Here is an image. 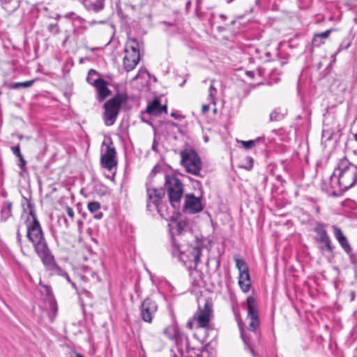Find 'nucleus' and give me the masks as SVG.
Returning a JSON list of instances; mask_svg holds the SVG:
<instances>
[{
    "instance_id": "nucleus-1",
    "label": "nucleus",
    "mask_w": 357,
    "mask_h": 357,
    "mask_svg": "<svg viewBox=\"0 0 357 357\" xmlns=\"http://www.w3.org/2000/svg\"><path fill=\"white\" fill-rule=\"evenodd\" d=\"M333 195L338 196L357 183V167L346 157L341 158L330 177Z\"/></svg>"
},
{
    "instance_id": "nucleus-2",
    "label": "nucleus",
    "mask_w": 357,
    "mask_h": 357,
    "mask_svg": "<svg viewBox=\"0 0 357 357\" xmlns=\"http://www.w3.org/2000/svg\"><path fill=\"white\" fill-rule=\"evenodd\" d=\"M24 211L29 210V217L26 221V237L33 244L35 251L46 248L47 243L45 238L40 224L36 217L33 206L31 203L24 197L22 203Z\"/></svg>"
},
{
    "instance_id": "nucleus-3",
    "label": "nucleus",
    "mask_w": 357,
    "mask_h": 357,
    "mask_svg": "<svg viewBox=\"0 0 357 357\" xmlns=\"http://www.w3.org/2000/svg\"><path fill=\"white\" fill-rule=\"evenodd\" d=\"M202 249L203 247L200 245L189 246L186 250L182 252L178 243L173 239L171 251L173 256L178 257L185 266L191 269L196 268L200 263Z\"/></svg>"
},
{
    "instance_id": "nucleus-4",
    "label": "nucleus",
    "mask_w": 357,
    "mask_h": 357,
    "mask_svg": "<svg viewBox=\"0 0 357 357\" xmlns=\"http://www.w3.org/2000/svg\"><path fill=\"white\" fill-rule=\"evenodd\" d=\"M36 252L40 258L45 270L49 271L51 275H59L64 278L69 283L71 284L74 289H77L75 283L70 280L68 274L58 266L48 246L40 249Z\"/></svg>"
},
{
    "instance_id": "nucleus-5",
    "label": "nucleus",
    "mask_w": 357,
    "mask_h": 357,
    "mask_svg": "<svg viewBox=\"0 0 357 357\" xmlns=\"http://www.w3.org/2000/svg\"><path fill=\"white\" fill-rule=\"evenodd\" d=\"M128 97L125 93H117L104 104L103 119L106 126H112L118 116L122 105L125 104Z\"/></svg>"
},
{
    "instance_id": "nucleus-6",
    "label": "nucleus",
    "mask_w": 357,
    "mask_h": 357,
    "mask_svg": "<svg viewBox=\"0 0 357 357\" xmlns=\"http://www.w3.org/2000/svg\"><path fill=\"white\" fill-rule=\"evenodd\" d=\"M165 185L172 206L178 208L183 195L182 182L174 175H165Z\"/></svg>"
},
{
    "instance_id": "nucleus-7",
    "label": "nucleus",
    "mask_w": 357,
    "mask_h": 357,
    "mask_svg": "<svg viewBox=\"0 0 357 357\" xmlns=\"http://www.w3.org/2000/svg\"><path fill=\"white\" fill-rule=\"evenodd\" d=\"M143 45L134 38H128L125 45L126 55L123 58V67L127 72L132 70L139 61V50Z\"/></svg>"
},
{
    "instance_id": "nucleus-8",
    "label": "nucleus",
    "mask_w": 357,
    "mask_h": 357,
    "mask_svg": "<svg viewBox=\"0 0 357 357\" xmlns=\"http://www.w3.org/2000/svg\"><path fill=\"white\" fill-rule=\"evenodd\" d=\"M181 164L185 171L195 176H200L202 167V160L195 151L185 149L180 152Z\"/></svg>"
},
{
    "instance_id": "nucleus-9",
    "label": "nucleus",
    "mask_w": 357,
    "mask_h": 357,
    "mask_svg": "<svg viewBox=\"0 0 357 357\" xmlns=\"http://www.w3.org/2000/svg\"><path fill=\"white\" fill-rule=\"evenodd\" d=\"M147 191V208L150 211L153 209L157 210V211L160 213H161V200L162 197L164 195V191L162 188H146Z\"/></svg>"
},
{
    "instance_id": "nucleus-10",
    "label": "nucleus",
    "mask_w": 357,
    "mask_h": 357,
    "mask_svg": "<svg viewBox=\"0 0 357 357\" xmlns=\"http://www.w3.org/2000/svg\"><path fill=\"white\" fill-rule=\"evenodd\" d=\"M314 231L317 234L316 240L322 243L319 247V249L323 251L326 250L329 252H332L333 247L332 245L331 240L327 234L326 225L320 222H317L315 223Z\"/></svg>"
},
{
    "instance_id": "nucleus-11",
    "label": "nucleus",
    "mask_w": 357,
    "mask_h": 357,
    "mask_svg": "<svg viewBox=\"0 0 357 357\" xmlns=\"http://www.w3.org/2000/svg\"><path fill=\"white\" fill-rule=\"evenodd\" d=\"M212 317V304L209 301H206L203 307H199L197 312L194 315V320L196 321L197 327L206 328Z\"/></svg>"
},
{
    "instance_id": "nucleus-12",
    "label": "nucleus",
    "mask_w": 357,
    "mask_h": 357,
    "mask_svg": "<svg viewBox=\"0 0 357 357\" xmlns=\"http://www.w3.org/2000/svg\"><path fill=\"white\" fill-rule=\"evenodd\" d=\"M248 303V319H250L248 329L257 336V328L259 326V319L257 304L254 298L250 296L247 298Z\"/></svg>"
},
{
    "instance_id": "nucleus-13",
    "label": "nucleus",
    "mask_w": 357,
    "mask_h": 357,
    "mask_svg": "<svg viewBox=\"0 0 357 357\" xmlns=\"http://www.w3.org/2000/svg\"><path fill=\"white\" fill-rule=\"evenodd\" d=\"M158 310V305L150 298L143 301L140 306L142 319L147 323H151L153 318Z\"/></svg>"
},
{
    "instance_id": "nucleus-14",
    "label": "nucleus",
    "mask_w": 357,
    "mask_h": 357,
    "mask_svg": "<svg viewBox=\"0 0 357 357\" xmlns=\"http://www.w3.org/2000/svg\"><path fill=\"white\" fill-rule=\"evenodd\" d=\"M184 208L190 213H196L202 211L203 206L199 198L193 194H187L185 197Z\"/></svg>"
},
{
    "instance_id": "nucleus-15",
    "label": "nucleus",
    "mask_w": 357,
    "mask_h": 357,
    "mask_svg": "<svg viewBox=\"0 0 357 357\" xmlns=\"http://www.w3.org/2000/svg\"><path fill=\"white\" fill-rule=\"evenodd\" d=\"M116 152L114 147L108 146L105 153L101 156V163L103 167L112 170L117 164Z\"/></svg>"
},
{
    "instance_id": "nucleus-16",
    "label": "nucleus",
    "mask_w": 357,
    "mask_h": 357,
    "mask_svg": "<svg viewBox=\"0 0 357 357\" xmlns=\"http://www.w3.org/2000/svg\"><path fill=\"white\" fill-rule=\"evenodd\" d=\"M188 225V222L185 220H181L178 222H173L172 224H169V231L172 235V243L173 242V239L176 241L175 236L181 235L186 229Z\"/></svg>"
},
{
    "instance_id": "nucleus-17",
    "label": "nucleus",
    "mask_w": 357,
    "mask_h": 357,
    "mask_svg": "<svg viewBox=\"0 0 357 357\" xmlns=\"http://www.w3.org/2000/svg\"><path fill=\"white\" fill-rule=\"evenodd\" d=\"M86 10L91 13H98L105 7V0H79Z\"/></svg>"
},
{
    "instance_id": "nucleus-18",
    "label": "nucleus",
    "mask_w": 357,
    "mask_h": 357,
    "mask_svg": "<svg viewBox=\"0 0 357 357\" xmlns=\"http://www.w3.org/2000/svg\"><path fill=\"white\" fill-rule=\"evenodd\" d=\"M146 111L150 115L158 116L162 112L167 113V106H162L160 100L155 98L148 104Z\"/></svg>"
},
{
    "instance_id": "nucleus-19",
    "label": "nucleus",
    "mask_w": 357,
    "mask_h": 357,
    "mask_svg": "<svg viewBox=\"0 0 357 357\" xmlns=\"http://www.w3.org/2000/svg\"><path fill=\"white\" fill-rule=\"evenodd\" d=\"M333 234L335 238L340 244L342 249L347 252L350 253L351 252V248L347 241L346 236L343 234L342 230L335 225L333 226Z\"/></svg>"
},
{
    "instance_id": "nucleus-20",
    "label": "nucleus",
    "mask_w": 357,
    "mask_h": 357,
    "mask_svg": "<svg viewBox=\"0 0 357 357\" xmlns=\"http://www.w3.org/2000/svg\"><path fill=\"white\" fill-rule=\"evenodd\" d=\"M97 91V100L102 102L110 93L111 91L108 88V82L103 79L95 86Z\"/></svg>"
},
{
    "instance_id": "nucleus-21",
    "label": "nucleus",
    "mask_w": 357,
    "mask_h": 357,
    "mask_svg": "<svg viewBox=\"0 0 357 357\" xmlns=\"http://www.w3.org/2000/svg\"><path fill=\"white\" fill-rule=\"evenodd\" d=\"M21 0H0L1 8L10 15L15 12L19 7Z\"/></svg>"
},
{
    "instance_id": "nucleus-22",
    "label": "nucleus",
    "mask_w": 357,
    "mask_h": 357,
    "mask_svg": "<svg viewBox=\"0 0 357 357\" xmlns=\"http://www.w3.org/2000/svg\"><path fill=\"white\" fill-rule=\"evenodd\" d=\"M13 203L10 201H4L1 206L0 218L1 221H6L12 216Z\"/></svg>"
},
{
    "instance_id": "nucleus-23",
    "label": "nucleus",
    "mask_w": 357,
    "mask_h": 357,
    "mask_svg": "<svg viewBox=\"0 0 357 357\" xmlns=\"http://www.w3.org/2000/svg\"><path fill=\"white\" fill-rule=\"evenodd\" d=\"M238 284L243 292H248L250 291L251 281L249 271L239 273Z\"/></svg>"
},
{
    "instance_id": "nucleus-24",
    "label": "nucleus",
    "mask_w": 357,
    "mask_h": 357,
    "mask_svg": "<svg viewBox=\"0 0 357 357\" xmlns=\"http://www.w3.org/2000/svg\"><path fill=\"white\" fill-rule=\"evenodd\" d=\"M87 208L93 215L95 219L100 220L102 218V213L100 211V204L98 202H89Z\"/></svg>"
},
{
    "instance_id": "nucleus-25",
    "label": "nucleus",
    "mask_w": 357,
    "mask_h": 357,
    "mask_svg": "<svg viewBox=\"0 0 357 357\" xmlns=\"http://www.w3.org/2000/svg\"><path fill=\"white\" fill-rule=\"evenodd\" d=\"M331 31L332 29H328L324 32L314 35L312 40V45L314 47H319L324 44L325 40L328 38Z\"/></svg>"
},
{
    "instance_id": "nucleus-26",
    "label": "nucleus",
    "mask_w": 357,
    "mask_h": 357,
    "mask_svg": "<svg viewBox=\"0 0 357 357\" xmlns=\"http://www.w3.org/2000/svg\"><path fill=\"white\" fill-rule=\"evenodd\" d=\"M102 79L100 77V75L95 70L91 69L88 72V75L86 77V82L91 86H96L98 82Z\"/></svg>"
},
{
    "instance_id": "nucleus-27",
    "label": "nucleus",
    "mask_w": 357,
    "mask_h": 357,
    "mask_svg": "<svg viewBox=\"0 0 357 357\" xmlns=\"http://www.w3.org/2000/svg\"><path fill=\"white\" fill-rule=\"evenodd\" d=\"M34 82V80H29L24 82H15L11 83L8 85V88L10 89H20L21 88H29L31 87Z\"/></svg>"
},
{
    "instance_id": "nucleus-28",
    "label": "nucleus",
    "mask_w": 357,
    "mask_h": 357,
    "mask_svg": "<svg viewBox=\"0 0 357 357\" xmlns=\"http://www.w3.org/2000/svg\"><path fill=\"white\" fill-rule=\"evenodd\" d=\"M234 260L236 262V266L238 268L239 273L248 271V265L243 259L235 257Z\"/></svg>"
},
{
    "instance_id": "nucleus-29",
    "label": "nucleus",
    "mask_w": 357,
    "mask_h": 357,
    "mask_svg": "<svg viewBox=\"0 0 357 357\" xmlns=\"http://www.w3.org/2000/svg\"><path fill=\"white\" fill-rule=\"evenodd\" d=\"M241 331V338L244 342V344L246 345V347L248 348L249 351L251 352V354L255 356V352L253 351V349L251 348V347L250 346V336L247 334V333L243 330L242 328L240 329Z\"/></svg>"
},
{
    "instance_id": "nucleus-30",
    "label": "nucleus",
    "mask_w": 357,
    "mask_h": 357,
    "mask_svg": "<svg viewBox=\"0 0 357 357\" xmlns=\"http://www.w3.org/2000/svg\"><path fill=\"white\" fill-rule=\"evenodd\" d=\"M217 94L218 90L214 87L213 81H212L208 89V98L211 102L215 104Z\"/></svg>"
},
{
    "instance_id": "nucleus-31",
    "label": "nucleus",
    "mask_w": 357,
    "mask_h": 357,
    "mask_svg": "<svg viewBox=\"0 0 357 357\" xmlns=\"http://www.w3.org/2000/svg\"><path fill=\"white\" fill-rule=\"evenodd\" d=\"M284 114H282L280 109H275L270 114L271 121H278L284 118Z\"/></svg>"
},
{
    "instance_id": "nucleus-32",
    "label": "nucleus",
    "mask_w": 357,
    "mask_h": 357,
    "mask_svg": "<svg viewBox=\"0 0 357 357\" xmlns=\"http://www.w3.org/2000/svg\"><path fill=\"white\" fill-rule=\"evenodd\" d=\"M261 139V137H257L255 139L253 140H249V141H239V143L241 144L243 147L245 149H250L255 146L257 143H258Z\"/></svg>"
},
{
    "instance_id": "nucleus-33",
    "label": "nucleus",
    "mask_w": 357,
    "mask_h": 357,
    "mask_svg": "<svg viewBox=\"0 0 357 357\" xmlns=\"http://www.w3.org/2000/svg\"><path fill=\"white\" fill-rule=\"evenodd\" d=\"M176 333V330L174 326H168L164 330V334L170 340L175 337Z\"/></svg>"
},
{
    "instance_id": "nucleus-34",
    "label": "nucleus",
    "mask_w": 357,
    "mask_h": 357,
    "mask_svg": "<svg viewBox=\"0 0 357 357\" xmlns=\"http://www.w3.org/2000/svg\"><path fill=\"white\" fill-rule=\"evenodd\" d=\"M245 164L242 165V167L250 170L253 167V159L251 157H246L245 158Z\"/></svg>"
},
{
    "instance_id": "nucleus-35",
    "label": "nucleus",
    "mask_w": 357,
    "mask_h": 357,
    "mask_svg": "<svg viewBox=\"0 0 357 357\" xmlns=\"http://www.w3.org/2000/svg\"><path fill=\"white\" fill-rule=\"evenodd\" d=\"M40 291L46 296L52 294L51 287L48 285L40 284Z\"/></svg>"
},
{
    "instance_id": "nucleus-36",
    "label": "nucleus",
    "mask_w": 357,
    "mask_h": 357,
    "mask_svg": "<svg viewBox=\"0 0 357 357\" xmlns=\"http://www.w3.org/2000/svg\"><path fill=\"white\" fill-rule=\"evenodd\" d=\"M65 211H66L67 215H68V217L73 221L75 218V213H74L73 209L71 207H70L69 206H66Z\"/></svg>"
},
{
    "instance_id": "nucleus-37",
    "label": "nucleus",
    "mask_w": 357,
    "mask_h": 357,
    "mask_svg": "<svg viewBox=\"0 0 357 357\" xmlns=\"http://www.w3.org/2000/svg\"><path fill=\"white\" fill-rule=\"evenodd\" d=\"M48 30L54 34H56L59 32V28L56 24H50L48 26Z\"/></svg>"
},
{
    "instance_id": "nucleus-38",
    "label": "nucleus",
    "mask_w": 357,
    "mask_h": 357,
    "mask_svg": "<svg viewBox=\"0 0 357 357\" xmlns=\"http://www.w3.org/2000/svg\"><path fill=\"white\" fill-rule=\"evenodd\" d=\"M11 150H12L13 153L16 157L19 158V157H21V155H22V154L21 153V151H20V144H17L15 146H13L11 148Z\"/></svg>"
},
{
    "instance_id": "nucleus-39",
    "label": "nucleus",
    "mask_w": 357,
    "mask_h": 357,
    "mask_svg": "<svg viewBox=\"0 0 357 357\" xmlns=\"http://www.w3.org/2000/svg\"><path fill=\"white\" fill-rule=\"evenodd\" d=\"M350 45H351V42H348V43H347V44H345V45H344V43H342L340 45V47H339V48H338V50H337V52L333 55V56H335V55H336L337 54H338L341 50L348 49V48L350 47Z\"/></svg>"
},
{
    "instance_id": "nucleus-40",
    "label": "nucleus",
    "mask_w": 357,
    "mask_h": 357,
    "mask_svg": "<svg viewBox=\"0 0 357 357\" xmlns=\"http://www.w3.org/2000/svg\"><path fill=\"white\" fill-rule=\"evenodd\" d=\"M18 158H19L18 165L20 167V169L23 170L25 169V167L26 165V162L24 159L23 155H21V157H19Z\"/></svg>"
},
{
    "instance_id": "nucleus-41",
    "label": "nucleus",
    "mask_w": 357,
    "mask_h": 357,
    "mask_svg": "<svg viewBox=\"0 0 357 357\" xmlns=\"http://www.w3.org/2000/svg\"><path fill=\"white\" fill-rule=\"evenodd\" d=\"M16 234H17V242L19 243H21L22 236V234L20 233V227L19 226L17 227Z\"/></svg>"
},
{
    "instance_id": "nucleus-42",
    "label": "nucleus",
    "mask_w": 357,
    "mask_h": 357,
    "mask_svg": "<svg viewBox=\"0 0 357 357\" xmlns=\"http://www.w3.org/2000/svg\"><path fill=\"white\" fill-rule=\"evenodd\" d=\"M209 110V106L208 105H204L202 108V111L204 114L206 113Z\"/></svg>"
},
{
    "instance_id": "nucleus-43",
    "label": "nucleus",
    "mask_w": 357,
    "mask_h": 357,
    "mask_svg": "<svg viewBox=\"0 0 357 357\" xmlns=\"http://www.w3.org/2000/svg\"><path fill=\"white\" fill-rule=\"evenodd\" d=\"M194 322H196V321H195L194 319L188 322L187 325L190 329L192 328Z\"/></svg>"
},
{
    "instance_id": "nucleus-44",
    "label": "nucleus",
    "mask_w": 357,
    "mask_h": 357,
    "mask_svg": "<svg viewBox=\"0 0 357 357\" xmlns=\"http://www.w3.org/2000/svg\"><path fill=\"white\" fill-rule=\"evenodd\" d=\"M246 74L250 77H254V75H255V73L253 71H247Z\"/></svg>"
},
{
    "instance_id": "nucleus-45",
    "label": "nucleus",
    "mask_w": 357,
    "mask_h": 357,
    "mask_svg": "<svg viewBox=\"0 0 357 357\" xmlns=\"http://www.w3.org/2000/svg\"><path fill=\"white\" fill-rule=\"evenodd\" d=\"M82 20V18H81V17H76V18H75V19H74L73 22H74V23H76V22H77H77H81Z\"/></svg>"
},
{
    "instance_id": "nucleus-46",
    "label": "nucleus",
    "mask_w": 357,
    "mask_h": 357,
    "mask_svg": "<svg viewBox=\"0 0 357 357\" xmlns=\"http://www.w3.org/2000/svg\"><path fill=\"white\" fill-rule=\"evenodd\" d=\"M152 149L154 150L155 151H157V145L155 144V142H153L152 145Z\"/></svg>"
},
{
    "instance_id": "nucleus-47",
    "label": "nucleus",
    "mask_w": 357,
    "mask_h": 357,
    "mask_svg": "<svg viewBox=\"0 0 357 357\" xmlns=\"http://www.w3.org/2000/svg\"><path fill=\"white\" fill-rule=\"evenodd\" d=\"M355 298V293L354 291L351 292V300L354 301Z\"/></svg>"
},
{
    "instance_id": "nucleus-48",
    "label": "nucleus",
    "mask_w": 357,
    "mask_h": 357,
    "mask_svg": "<svg viewBox=\"0 0 357 357\" xmlns=\"http://www.w3.org/2000/svg\"><path fill=\"white\" fill-rule=\"evenodd\" d=\"M64 222H65L66 227H68L70 225L68 220L66 218H65Z\"/></svg>"
},
{
    "instance_id": "nucleus-49",
    "label": "nucleus",
    "mask_w": 357,
    "mask_h": 357,
    "mask_svg": "<svg viewBox=\"0 0 357 357\" xmlns=\"http://www.w3.org/2000/svg\"><path fill=\"white\" fill-rule=\"evenodd\" d=\"M190 3H191L190 1H187L186 5H185L187 10L190 8Z\"/></svg>"
},
{
    "instance_id": "nucleus-50",
    "label": "nucleus",
    "mask_w": 357,
    "mask_h": 357,
    "mask_svg": "<svg viewBox=\"0 0 357 357\" xmlns=\"http://www.w3.org/2000/svg\"><path fill=\"white\" fill-rule=\"evenodd\" d=\"M354 154H355L356 155H357V151H354ZM356 164H354V165H356V167H357V160L356 161Z\"/></svg>"
},
{
    "instance_id": "nucleus-51",
    "label": "nucleus",
    "mask_w": 357,
    "mask_h": 357,
    "mask_svg": "<svg viewBox=\"0 0 357 357\" xmlns=\"http://www.w3.org/2000/svg\"><path fill=\"white\" fill-rule=\"evenodd\" d=\"M171 357H178L175 354H173Z\"/></svg>"
},
{
    "instance_id": "nucleus-52",
    "label": "nucleus",
    "mask_w": 357,
    "mask_h": 357,
    "mask_svg": "<svg viewBox=\"0 0 357 357\" xmlns=\"http://www.w3.org/2000/svg\"><path fill=\"white\" fill-rule=\"evenodd\" d=\"M82 223V222L81 220H79V221H78V224H79V225H81Z\"/></svg>"
},
{
    "instance_id": "nucleus-53",
    "label": "nucleus",
    "mask_w": 357,
    "mask_h": 357,
    "mask_svg": "<svg viewBox=\"0 0 357 357\" xmlns=\"http://www.w3.org/2000/svg\"><path fill=\"white\" fill-rule=\"evenodd\" d=\"M20 139H22V135H20L19 137Z\"/></svg>"
},
{
    "instance_id": "nucleus-54",
    "label": "nucleus",
    "mask_w": 357,
    "mask_h": 357,
    "mask_svg": "<svg viewBox=\"0 0 357 357\" xmlns=\"http://www.w3.org/2000/svg\"><path fill=\"white\" fill-rule=\"evenodd\" d=\"M172 116H175V114L172 113Z\"/></svg>"
}]
</instances>
